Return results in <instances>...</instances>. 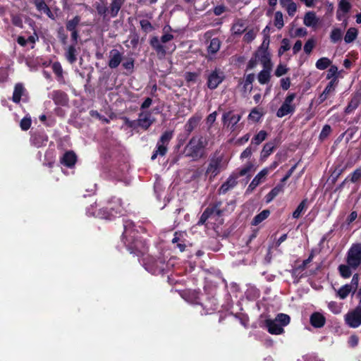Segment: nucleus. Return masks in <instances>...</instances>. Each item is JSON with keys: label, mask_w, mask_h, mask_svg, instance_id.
Segmentation results:
<instances>
[{"label": "nucleus", "mask_w": 361, "mask_h": 361, "mask_svg": "<svg viewBox=\"0 0 361 361\" xmlns=\"http://www.w3.org/2000/svg\"><path fill=\"white\" fill-rule=\"evenodd\" d=\"M307 204V199L305 198L301 201L298 204L295 210L293 212V217L294 219H298L301 216V214L306 209Z\"/></svg>", "instance_id": "obj_44"}, {"label": "nucleus", "mask_w": 361, "mask_h": 361, "mask_svg": "<svg viewBox=\"0 0 361 361\" xmlns=\"http://www.w3.org/2000/svg\"><path fill=\"white\" fill-rule=\"evenodd\" d=\"M145 266V269L154 275L164 274L171 269L169 262L162 256L147 259Z\"/></svg>", "instance_id": "obj_6"}, {"label": "nucleus", "mask_w": 361, "mask_h": 361, "mask_svg": "<svg viewBox=\"0 0 361 361\" xmlns=\"http://www.w3.org/2000/svg\"><path fill=\"white\" fill-rule=\"evenodd\" d=\"M198 77L199 73L196 72H185V73L184 74L185 80L188 83L196 82Z\"/></svg>", "instance_id": "obj_57"}, {"label": "nucleus", "mask_w": 361, "mask_h": 361, "mask_svg": "<svg viewBox=\"0 0 361 361\" xmlns=\"http://www.w3.org/2000/svg\"><path fill=\"white\" fill-rule=\"evenodd\" d=\"M180 233L178 232H175L173 235V238L171 240V243L173 244H176V248H178L180 252H183L185 250L186 248V244H185V240L180 238Z\"/></svg>", "instance_id": "obj_35"}, {"label": "nucleus", "mask_w": 361, "mask_h": 361, "mask_svg": "<svg viewBox=\"0 0 361 361\" xmlns=\"http://www.w3.org/2000/svg\"><path fill=\"white\" fill-rule=\"evenodd\" d=\"M30 141L32 146L39 148L47 145L48 136L44 130H37L31 133Z\"/></svg>", "instance_id": "obj_13"}, {"label": "nucleus", "mask_w": 361, "mask_h": 361, "mask_svg": "<svg viewBox=\"0 0 361 361\" xmlns=\"http://www.w3.org/2000/svg\"><path fill=\"white\" fill-rule=\"evenodd\" d=\"M123 3V0H112L110 5V14L111 17H116Z\"/></svg>", "instance_id": "obj_43"}, {"label": "nucleus", "mask_w": 361, "mask_h": 361, "mask_svg": "<svg viewBox=\"0 0 361 361\" xmlns=\"http://www.w3.org/2000/svg\"><path fill=\"white\" fill-rule=\"evenodd\" d=\"M347 264L356 270L361 265V244H353L347 252Z\"/></svg>", "instance_id": "obj_8"}, {"label": "nucleus", "mask_w": 361, "mask_h": 361, "mask_svg": "<svg viewBox=\"0 0 361 361\" xmlns=\"http://www.w3.org/2000/svg\"><path fill=\"white\" fill-rule=\"evenodd\" d=\"M270 214L269 209H264L258 214H257L252 220L251 224L252 226H257L264 220L268 218Z\"/></svg>", "instance_id": "obj_37"}, {"label": "nucleus", "mask_w": 361, "mask_h": 361, "mask_svg": "<svg viewBox=\"0 0 361 361\" xmlns=\"http://www.w3.org/2000/svg\"><path fill=\"white\" fill-rule=\"evenodd\" d=\"M77 161L76 154L73 151L66 152L60 159V162L68 168H72Z\"/></svg>", "instance_id": "obj_20"}, {"label": "nucleus", "mask_w": 361, "mask_h": 361, "mask_svg": "<svg viewBox=\"0 0 361 361\" xmlns=\"http://www.w3.org/2000/svg\"><path fill=\"white\" fill-rule=\"evenodd\" d=\"M338 68L335 65L330 66V68H329L327 71L326 75V79L327 80H334L336 79V85L338 83Z\"/></svg>", "instance_id": "obj_49"}, {"label": "nucleus", "mask_w": 361, "mask_h": 361, "mask_svg": "<svg viewBox=\"0 0 361 361\" xmlns=\"http://www.w3.org/2000/svg\"><path fill=\"white\" fill-rule=\"evenodd\" d=\"M271 69H263L257 76L258 81L260 84L264 85L269 82L271 78L270 71Z\"/></svg>", "instance_id": "obj_42"}, {"label": "nucleus", "mask_w": 361, "mask_h": 361, "mask_svg": "<svg viewBox=\"0 0 361 361\" xmlns=\"http://www.w3.org/2000/svg\"><path fill=\"white\" fill-rule=\"evenodd\" d=\"M12 24L18 27L23 28V23L22 17L20 14H12L11 15Z\"/></svg>", "instance_id": "obj_59"}, {"label": "nucleus", "mask_w": 361, "mask_h": 361, "mask_svg": "<svg viewBox=\"0 0 361 361\" xmlns=\"http://www.w3.org/2000/svg\"><path fill=\"white\" fill-rule=\"evenodd\" d=\"M123 59V53L118 49H113L109 52L108 66L111 69L117 68Z\"/></svg>", "instance_id": "obj_15"}, {"label": "nucleus", "mask_w": 361, "mask_h": 361, "mask_svg": "<svg viewBox=\"0 0 361 361\" xmlns=\"http://www.w3.org/2000/svg\"><path fill=\"white\" fill-rule=\"evenodd\" d=\"M350 166L348 164L345 165H343L342 164H338L335 166L334 169L331 172V182L332 183H335L338 178L341 176V174L348 168Z\"/></svg>", "instance_id": "obj_30"}, {"label": "nucleus", "mask_w": 361, "mask_h": 361, "mask_svg": "<svg viewBox=\"0 0 361 361\" xmlns=\"http://www.w3.org/2000/svg\"><path fill=\"white\" fill-rule=\"evenodd\" d=\"M140 25L141 26L142 30L145 33L150 32L154 29L152 23L147 19L140 20Z\"/></svg>", "instance_id": "obj_54"}, {"label": "nucleus", "mask_w": 361, "mask_h": 361, "mask_svg": "<svg viewBox=\"0 0 361 361\" xmlns=\"http://www.w3.org/2000/svg\"><path fill=\"white\" fill-rule=\"evenodd\" d=\"M353 290L352 286L345 284L342 286L337 291V295L342 300L345 299Z\"/></svg>", "instance_id": "obj_45"}, {"label": "nucleus", "mask_w": 361, "mask_h": 361, "mask_svg": "<svg viewBox=\"0 0 361 361\" xmlns=\"http://www.w3.org/2000/svg\"><path fill=\"white\" fill-rule=\"evenodd\" d=\"M274 25L278 30H281L284 26L283 16L281 11H278L275 13Z\"/></svg>", "instance_id": "obj_48"}, {"label": "nucleus", "mask_w": 361, "mask_h": 361, "mask_svg": "<svg viewBox=\"0 0 361 361\" xmlns=\"http://www.w3.org/2000/svg\"><path fill=\"white\" fill-rule=\"evenodd\" d=\"M32 125V119L30 116L23 118L20 122V127L22 130L26 131L30 129Z\"/></svg>", "instance_id": "obj_55"}, {"label": "nucleus", "mask_w": 361, "mask_h": 361, "mask_svg": "<svg viewBox=\"0 0 361 361\" xmlns=\"http://www.w3.org/2000/svg\"><path fill=\"white\" fill-rule=\"evenodd\" d=\"M150 111H143L138 114L137 126L144 130H147L154 123Z\"/></svg>", "instance_id": "obj_16"}, {"label": "nucleus", "mask_w": 361, "mask_h": 361, "mask_svg": "<svg viewBox=\"0 0 361 361\" xmlns=\"http://www.w3.org/2000/svg\"><path fill=\"white\" fill-rule=\"evenodd\" d=\"M330 40L332 43L336 44L342 40L343 37V31L341 28L335 27L334 28L330 34Z\"/></svg>", "instance_id": "obj_40"}, {"label": "nucleus", "mask_w": 361, "mask_h": 361, "mask_svg": "<svg viewBox=\"0 0 361 361\" xmlns=\"http://www.w3.org/2000/svg\"><path fill=\"white\" fill-rule=\"evenodd\" d=\"M37 10L41 13H45L50 19L55 20L56 16L54 15L49 7L44 0H33Z\"/></svg>", "instance_id": "obj_21"}, {"label": "nucleus", "mask_w": 361, "mask_h": 361, "mask_svg": "<svg viewBox=\"0 0 361 361\" xmlns=\"http://www.w3.org/2000/svg\"><path fill=\"white\" fill-rule=\"evenodd\" d=\"M253 167V164L251 162L247 163L243 168L240 169L238 173V174L235 176L241 177L245 176L247 173H249Z\"/></svg>", "instance_id": "obj_61"}, {"label": "nucleus", "mask_w": 361, "mask_h": 361, "mask_svg": "<svg viewBox=\"0 0 361 361\" xmlns=\"http://www.w3.org/2000/svg\"><path fill=\"white\" fill-rule=\"evenodd\" d=\"M268 174V169H263L261 171H259L255 177L252 179L248 188L247 189V191L254 190L262 182V179L265 178V176Z\"/></svg>", "instance_id": "obj_25"}, {"label": "nucleus", "mask_w": 361, "mask_h": 361, "mask_svg": "<svg viewBox=\"0 0 361 361\" xmlns=\"http://www.w3.org/2000/svg\"><path fill=\"white\" fill-rule=\"evenodd\" d=\"M256 37V33L253 29L249 30L245 32L243 36V42L246 43H250L252 42Z\"/></svg>", "instance_id": "obj_62"}, {"label": "nucleus", "mask_w": 361, "mask_h": 361, "mask_svg": "<svg viewBox=\"0 0 361 361\" xmlns=\"http://www.w3.org/2000/svg\"><path fill=\"white\" fill-rule=\"evenodd\" d=\"M227 164L224 161V154L220 151L216 150L211 156L206 169L205 174L209 176V178H215L221 171L226 168Z\"/></svg>", "instance_id": "obj_4"}, {"label": "nucleus", "mask_w": 361, "mask_h": 361, "mask_svg": "<svg viewBox=\"0 0 361 361\" xmlns=\"http://www.w3.org/2000/svg\"><path fill=\"white\" fill-rule=\"evenodd\" d=\"M202 119V116L200 115H197V114L190 117L187 123H185L184 128L185 131L187 133V135H189L194 129L197 126L200 120Z\"/></svg>", "instance_id": "obj_23"}, {"label": "nucleus", "mask_w": 361, "mask_h": 361, "mask_svg": "<svg viewBox=\"0 0 361 361\" xmlns=\"http://www.w3.org/2000/svg\"><path fill=\"white\" fill-rule=\"evenodd\" d=\"M290 49V41L287 38H283L281 40V45L279 49V55L281 56L285 51H288Z\"/></svg>", "instance_id": "obj_58"}, {"label": "nucleus", "mask_w": 361, "mask_h": 361, "mask_svg": "<svg viewBox=\"0 0 361 361\" xmlns=\"http://www.w3.org/2000/svg\"><path fill=\"white\" fill-rule=\"evenodd\" d=\"M221 46V42L218 37H214L210 40L209 44L207 47V54L209 55V59H212L214 55L217 54Z\"/></svg>", "instance_id": "obj_24"}, {"label": "nucleus", "mask_w": 361, "mask_h": 361, "mask_svg": "<svg viewBox=\"0 0 361 361\" xmlns=\"http://www.w3.org/2000/svg\"><path fill=\"white\" fill-rule=\"evenodd\" d=\"M336 79L331 80L323 92L319 95L317 98V104H321L324 102L326 99L334 96L336 92Z\"/></svg>", "instance_id": "obj_14"}, {"label": "nucleus", "mask_w": 361, "mask_h": 361, "mask_svg": "<svg viewBox=\"0 0 361 361\" xmlns=\"http://www.w3.org/2000/svg\"><path fill=\"white\" fill-rule=\"evenodd\" d=\"M352 8V5L348 0H340L338 3V9L336 13V18L338 20H341L340 16V11H342L344 14L348 13Z\"/></svg>", "instance_id": "obj_34"}, {"label": "nucleus", "mask_w": 361, "mask_h": 361, "mask_svg": "<svg viewBox=\"0 0 361 361\" xmlns=\"http://www.w3.org/2000/svg\"><path fill=\"white\" fill-rule=\"evenodd\" d=\"M237 177L231 176L226 182L220 187L219 192L220 194L226 193L230 189L234 188L237 185Z\"/></svg>", "instance_id": "obj_29"}, {"label": "nucleus", "mask_w": 361, "mask_h": 361, "mask_svg": "<svg viewBox=\"0 0 361 361\" xmlns=\"http://www.w3.org/2000/svg\"><path fill=\"white\" fill-rule=\"evenodd\" d=\"M50 98L58 106H66L68 105V95L61 90H54L50 94Z\"/></svg>", "instance_id": "obj_17"}, {"label": "nucleus", "mask_w": 361, "mask_h": 361, "mask_svg": "<svg viewBox=\"0 0 361 361\" xmlns=\"http://www.w3.org/2000/svg\"><path fill=\"white\" fill-rule=\"evenodd\" d=\"M57 37L62 45H66L68 43V35L66 34L64 27L61 26L57 30Z\"/></svg>", "instance_id": "obj_52"}, {"label": "nucleus", "mask_w": 361, "mask_h": 361, "mask_svg": "<svg viewBox=\"0 0 361 361\" xmlns=\"http://www.w3.org/2000/svg\"><path fill=\"white\" fill-rule=\"evenodd\" d=\"M331 131H332V129H331V127L330 125H329V124L324 125L320 132V134L319 136V140L321 141H323L325 139H326L330 135Z\"/></svg>", "instance_id": "obj_56"}, {"label": "nucleus", "mask_w": 361, "mask_h": 361, "mask_svg": "<svg viewBox=\"0 0 361 361\" xmlns=\"http://www.w3.org/2000/svg\"><path fill=\"white\" fill-rule=\"evenodd\" d=\"M331 61L326 57H322L318 59L316 62V68L319 70L323 71L331 66Z\"/></svg>", "instance_id": "obj_50"}, {"label": "nucleus", "mask_w": 361, "mask_h": 361, "mask_svg": "<svg viewBox=\"0 0 361 361\" xmlns=\"http://www.w3.org/2000/svg\"><path fill=\"white\" fill-rule=\"evenodd\" d=\"M81 20L80 16H75L72 19L68 20L66 23V28L68 31L78 30L77 27L79 25Z\"/></svg>", "instance_id": "obj_36"}, {"label": "nucleus", "mask_w": 361, "mask_h": 361, "mask_svg": "<svg viewBox=\"0 0 361 361\" xmlns=\"http://www.w3.org/2000/svg\"><path fill=\"white\" fill-rule=\"evenodd\" d=\"M317 19L314 12H307L304 18V24L307 27L314 26L317 23Z\"/></svg>", "instance_id": "obj_39"}, {"label": "nucleus", "mask_w": 361, "mask_h": 361, "mask_svg": "<svg viewBox=\"0 0 361 361\" xmlns=\"http://www.w3.org/2000/svg\"><path fill=\"white\" fill-rule=\"evenodd\" d=\"M201 300L202 301L197 302V303L202 306L205 314L213 313L214 311L217 310L219 307V303L214 296L206 295L205 298Z\"/></svg>", "instance_id": "obj_11"}, {"label": "nucleus", "mask_w": 361, "mask_h": 361, "mask_svg": "<svg viewBox=\"0 0 361 361\" xmlns=\"http://www.w3.org/2000/svg\"><path fill=\"white\" fill-rule=\"evenodd\" d=\"M75 46V44H71L66 49L65 57L71 64L75 63L77 61L78 51Z\"/></svg>", "instance_id": "obj_26"}, {"label": "nucleus", "mask_w": 361, "mask_h": 361, "mask_svg": "<svg viewBox=\"0 0 361 361\" xmlns=\"http://www.w3.org/2000/svg\"><path fill=\"white\" fill-rule=\"evenodd\" d=\"M173 137V131L166 130L162 133L157 141L156 149L152 153L151 159L155 160L158 156L164 157L168 152V146Z\"/></svg>", "instance_id": "obj_7"}, {"label": "nucleus", "mask_w": 361, "mask_h": 361, "mask_svg": "<svg viewBox=\"0 0 361 361\" xmlns=\"http://www.w3.org/2000/svg\"><path fill=\"white\" fill-rule=\"evenodd\" d=\"M345 324L350 328H357L361 325V307L356 306L345 315Z\"/></svg>", "instance_id": "obj_10"}, {"label": "nucleus", "mask_w": 361, "mask_h": 361, "mask_svg": "<svg viewBox=\"0 0 361 361\" xmlns=\"http://www.w3.org/2000/svg\"><path fill=\"white\" fill-rule=\"evenodd\" d=\"M262 116L263 113L257 107H255L248 115V119L255 122H259Z\"/></svg>", "instance_id": "obj_51"}, {"label": "nucleus", "mask_w": 361, "mask_h": 361, "mask_svg": "<svg viewBox=\"0 0 361 361\" xmlns=\"http://www.w3.org/2000/svg\"><path fill=\"white\" fill-rule=\"evenodd\" d=\"M121 66L126 71V75H128L133 73L135 69V59L132 57L123 59Z\"/></svg>", "instance_id": "obj_32"}, {"label": "nucleus", "mask_w": 361, "mask_h": 361, "mask_svg": "<svg viewBox=\"0 0 361 361\" xmlns=\"http://www.w3.org/2000/svg\"><path fill=\"white\" fill-rule=\"evenodd\" d=\"M358 31L355 27H350L344 37V41L345 43L349 44L353 42L357 37Z\"/></svg>", "instance_id": "obj_41"}, {"label": "nucleus", "mask_w": 361, "mask_h": 361, "mask_svg": "<svg viewBox=\"0 0 361 361\" xmlns=\"http://www.w3.org/2000/svg\"><path fill=\"white\" fill-rule=\"evenodd\" d=\"M208 145L207 137L202 135L192 136L184 147L183 154L192 161H198L204 157L205 149Z\"/></svg>", "instance_id": "obj_1"}, {"label": "nucleus", "mask_w": 361, "mask_h": 361, "mask_svg": "<svg viewBox=\"0 0 361 361\" xmlns=\"http://www.w3.org/2000/svg\"><path fill=\"white\" fill-rule=\"evenodd\" d=\"M352 267H350L348 264H341L338 266V271L340 273V275L344 278L348 279L350 278L352 275Z\"/></svg>", "instance_id": "obj_46"}, {"label": "nucleus", "mask_w": 361, "mask_h": 361, "mask_svg": "<svg viewBox=\"0 0 361 361\" xmlns=\"http://www.w3.org/2000/svg\"><path fill=\"white\" fill-rule=\"evenodd\" d=\"M224 79V73L220 68H215L214 70L212 71L207 75V86L209 90H214L218 87Z\"/></svg>", "instance_id": "obj_9"}, {"label": "nucleus", "mask_w": 361, "mask_h": 361, "mask_svg": "<svg viewBox=\"0 0 361 361\" xmlns=\"http://www.w3.org/2000/svg\"><path fill=\"white\" fill-rule=\"evenodd\" d=\"M172 31H173L172 27L169 25H166L163 28L164 35L160 39L157 36H154L149 39V45L155 51L157 56L160 59L166 56L167 49L170 48V47L165 46L163 44H166L174 38V36L169 33V32Z\"/></svg>", "instance_id": "obj_3"}, {"label": "nucleus", "mask_w": 361, "mask_h": 361, "mask_svg": "<svg viewBox=\"0 0 361 361\" xmlns=\"http://www.w3.org/2000/svg\"><path fill=\"white\" fill-rule=\"evenodd\" d=\"M255 78V75L254 73H250L246 75L245 80L243 82V89L247 90L248 89L249 85H252Z\"/></svg>", "instance_id": "obj_64"}, {"label": "nucleus", "mask_w": 361, "mask_h": 361, "mask_svg": "<svg viewBox=\"0 0 361 361\" xmlns=\"http://www.w3.org/2000/svg\"><path fill=\"white\" fill-rule=\"evenodd\" d=\"M25 92V87L22 83H17L14 87V90L12 97V101L18 104L20 102L21 97Z\"/></svg>", "instance_id": "obj_33"}, {"label": "nucleus", "mask_w": 361, "mask_h": 361, "mask_svg": "<svg viewBox=\"0 0 361 361\" xmlns=\"http://www.w3.org/2000/svg\"><path fill=\"white\" fill-rule=\"evenodd\" d=\"M347 178H348L349 182L353 183L361 181V167L356 169L353 172L350 173L347 176Z\"/></svg>", "instance_id": "obj_47"}, {"label": "nucleus", "mask_w": 361, "mask_h": 361, "mask_svg": "<svg viewBox=\"0 0 361 361\" xmlns=\"http://www.w3.org/2000/svg\"><path fill=\"white\" fill-rule=\"evenodd\" d=\"M311 325L314 328H322L325 325L326 318L320 312H313L310 318Z\"/></svg>", "instance_id": "obj_22"}, {"label": "nucleus", "mask_w": 361, "mask_h": 361, "mask_svg": "<svg viewBox=\"0 0 361 361\" xmlns=\"http://www.w3.org/2000/svg\"><path fill=\"white\" fill-rule=\"evenodd\" d=\"M123 224L124 231L122 234V236L125 238L128 233H131L133 231V228L135 225L133 221L129 219H123Z\"/></svg>", "instance_id": "obj_53"}, {"label": "nucleus", "mask_w": 361, "mask_h": 361, "mask_svg": "<svg viewBox=\"0 0 361 361\" xmlns=\"http://www.w3.org/2000/svg\"><path fill=\"white\" fill-rule=\"evenodd\" d=\"M290 322V317L289 315L279 313L274 319H266L264 324L269 334L280 335L284 332L283 326H287Z\"/></svg>", "instance_id": "obj_5"}, {"label": "nucleus", "mask_w": 361, "mask_h": 361, "mask_svg": "<svg viewBox=\"0 0 361 361\" xmlns=\"http://www.w3.org/2000/svg\"><path fill=\"white\" fill-rule=\"evenodd\" d=\"M295 107L294 105L283 103L276 111V116L282 118L289 114H293L295 111Z\"/></svg>", "instance_id": "obj_31"}, {"label": "nucleus", "mask_w": 361, "mask_h": 361, "mask_svg": "<svg viewBox=\"0 0 361 361\" xmlns=\"http://www.w3.org/2000/svg\"><path fill=\"white\" fill-rule=\"evenodd\" d=\"M361 104V91H357L354 92L345 107L344 112L345 114H350L353 113Z\"/></svg>", "instance_id": "obj_18"}, {"label": "nucleus", "mask_w": 361, "mask_h": 361, "mask_svg": "<svg viewBox=\"0 0 361 361\" xmlns=\"http://www.w3.org/2000/svg\"><path fill=\"white\" fill-rule=\"evenodd\" d=\"M281 143V138L276 137L274 140L267 142L261 152V159H267Z\"/></svg>", "instance_id": "obj_19"}, {"label": "nucleus", "mask_w": 361, "mask_h": 361, "mask_svg": "<svg viewBox=\"0 0 361 361\" xmlns=\"http://www.w3.org/2000/svg\"><path fill=\"white\" fill-rule=\"evenodd\" d=\"M126 213L122 199L112 196L106 201V205L98 210L101 219L112 221L116 217L123 216Z\"/></svg>", "instance_id": "obj_2"}, {"label": "nucleus", "mask_w": 361, "mask_h": 361, "mask_svg": "<svg viewBox=\"0 0 361 361\" xmlns=\"http://www.w3.org/2000/svg\"><path fill=\"white\" fill-rule=\"evenodd\" d=\"M267 137V133L265 130H262L252 137V139L251 140V145H254L255 146L254 147L257 148V146H258L264 140H265Z\"/></svg>", "instance_id": "obj_38"}, {"label": "nucleus", "mask_w": 361, "mask_h": 361, "mask_svg": "<svg viewBox=\"0 0 361 361\" xmlns=\"http://www.w3.org/2000/svg\"><path fill=\"white\" fill-rule=\"evenodd\" d=\"M222 205L221 201H216L213 203L209 204V205L205 209V210H209V215L212 216L215 214L217 216H221L224 214V210L221 209Z\"/></svg>", "instance_id": "obj_27"}, {"label": "nucleus", "mask_w": 361, "mask_h": 361, "mask_svg": "<svg viewBox=\"0 0 361 361\" xmlns=\"http://www.w3.org/2000/svg\"><path fill=\"white\" fill-rule=\"evenodd\" d=\"M231 111L226 112L222 116V121L224 124H226V121L228 120L229 123H231V128L234 130L235 125L240 121L241 118V116L238 114L231 115Z\"/></svg>", "instance_id": "obj_28"}, {"label": "nucleus", "mask_w": 361, "mask_h": 361, "mask_svg": "<svg viewBox=\"0 0 361 361\" xmlns=\"http://www.w3.org/2000/svg\"><path fill=\"white\" fill-rule=\"evenodd\" d=\"M315 46V40L313 38L309 39L305 44L304 51L310 54Z\"/></svg>", "instance_id": "obj_63"}, {"label": "nucleus", "mask_w": 361, "mask_h": 361, "mask_svg": "<svg viewBox=\"0 0 361 361\" xmlns=\"http://www.w3.org/2000/svg\"><path fill=\"white\" fill-rule=\"evenodd\" d=\"M264 44L262 43V46L255 52V55L262 64L264 69H271L272 63L271 61V55L268 51V46L267 45V47H264Z\"/></svg>", "instance_id": "obj_12"}, {"label": "nucleus", "mask_w": 361, "mask_h": 361, "mask_svg": "<svg viewBox=\"0 0 361 361\" xmlns=\"http://www.w3.org/2000/svg\"><path fill=\"white\" fill-rule=\"evenodd\" d=\"M232 29L233 30L234 35H242L245 30V29L244 27V23L243 22H240V21L235 23L233 25Z\"/></svg>", "instance_id": "obj_60"}]
</instances>
